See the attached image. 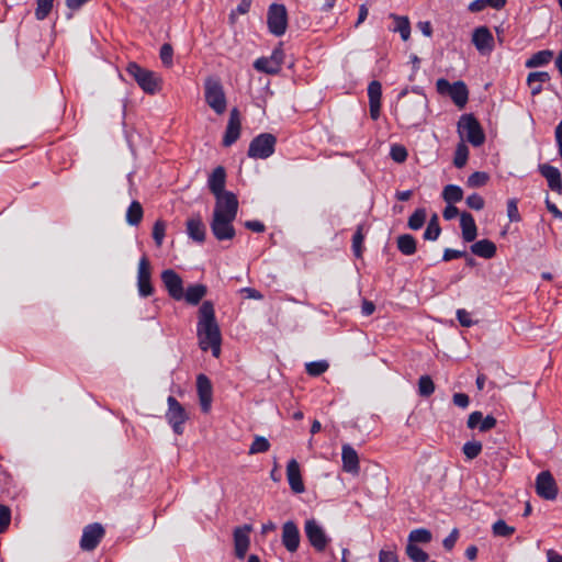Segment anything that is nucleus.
Listing matches in <instances>:
<instances>
[{"label": "nucleus", "mask_w": 562, "mask_h": 562, "mask_svg": "<svg viewBox=\"0 0 562 562\" xmlns=\"http://www.w3.org/2000/svg\"><path fill=\"white\" fill-rule=\"evenodd\" d=\"M458 537H459L458 529H453L450 532V535L443 539L442 544H443L445 549L451 550L454 547V544H456V542L458 540Z\"/></svg>", "instance_id": "61"}, {"label": "nucleus", "mask_w": 562, "mask_h": 562, "mask_svg": "<svg viewBox=\"0 0 562 562\" xmlns=\"http://www.w3.org/2000/svg\"><path fill=\"white\" fill-rule=\"evenodd\" d=\"M538 170L548 182V187L558 194L562 193V176L560 170L549 164H540Z\"/></svg>", "instance_id": "21"}, {"label": "nucleus", "mask_w": 562, "mask_h": 562, "mask_svg": "<svg viewBox=\"0 0 562 562\" xmlns=\"http://www.w3.org/2000/svg\"><path fill=\"white\" fill-rule=\"evenodd\" d=\"M435 392V383L429 375H422L418 380V393L423 397H428Z\"/></svg>", "instance_id": "38"}, {"label": "nucleus", "mask_w": 562, "mask_h": 562, "mask_svg": "<svg viewBox=\"0 0 562 562\" xmlns=\"http://www.w3.org/2000/svg\"><path fill=\"white\" fill-rule=\"evenodd\" d=\"M126 71L145 93L155 94L160 90L161 79L156 72L143 68L136 63H130Z\"/></svg>", "instance_id": "4"}, {"label": "nucleus", "mask_w": 562, "mask_h": 562, "mask_svg": "<svg viewBox=\"0 0 562 562\" xmlns=\"http://www.w3.org/2000/svg\"><path fill=\"white\" fill-rule=\"evenodd\" d=\"M452 401L456 406L461 408H467L470 404V398L465 393H454Z\"/></svg>", "instance_id": "58"}, {"label": "nucleus", "mask_w": 562, "mask_h": 562, "mask_svg": "<svg viewBox=\"0 0 562 562\" xmlns=\"http://www.w3.org/2000/svg\"><path fill=\"white\" fill-rule=\"evenodd\" d=\"M482 418H483V414L479 411L476 412H473L469 415V418H468V427L470 429H474V428H479L481 422H482Z\"/></svg>", "instance_id": "59"}, {"label": "nucleus", "mask_w": 562, "mask_h": 562, "mask_svg": "<svg viewBox=\"0 0 562 562\" xmlns=\"http://www.w3.org/2000/svg\"><path fill=\"white\" fill-rule=\"evenodd\" d=\"M196 336L199 346L203 351L210 349L215 358L220 357L222 335L215 317L214 305L211 301H204L199 308Z\"/></svg>", "instance_id": "1"}, {"label": "nucleus", "mask_w": 562, "mask_h": 562, "mask_svg": "<svg viewBox=\"0 0 562 562\" xmlns=\"http://www.w3.org/2000/svg\"><path fill=\"white\" fill-rule=\"evenodd\" d=\"M550 80V75L547 71L530 72L527 77V83L531 89V94L537 95L542 91V83Z\"/></svg>", "instance_id": "28"}, {"label": "nucleus", "mask_w": 562, "mask_h": 562, "mask_svg": "<svg viewBox=\"0 0 562 562\" xmlns=\"http://www.w3.org/2000/svg\"><path fill=\"white\" fill-rule=\"evenodd\" d=\"M282 544L289 552H295L300 547L301 536L296 524L288 520L282 526Z\"/></svg>", "instance_id": "19"}, {"label": "nucleus", "mask_w": 562, "mask_h": 562, "mask_svg": "<svg viewBox=\"0 0 562 562\" xmlns=\"http://www.w3.org/2000/svg\"><path fill=\"white\" fill-rule=\"evenodd\" d=\"M431 540V532L425 528L414 529L409 532L408 543H427Z\"/></svg>", "instance_id": "41"}, {"label": "nucleus", "mask_w": 562, "mask_h": 562, "mask_svg": "<svg viewBox=\"0 0 562 562\" xmlns=\"http://www.w3.org/2000/svg\"><path fill=\"white\" fill-rule=\"evenodd\" d=\"M104 536V528L99 522H93L83 528L80 539V548L83 551L94 550Z\"/></svg>", "instance_id": "15"}, {"label": "nucleus", "mask_w": 562, "mask_h": 562, "mask_svg": "<svg viewBox=\"0 0 562 562\" xmlns=\"http://www.w3.org/2000/svg\"><path fill=\"white\" fill-rule=\"evenodd\" d=\"M143 207L138 201H133L126 211V222L131 226H137L143 218Z\"/></svg>", "instance_id": "32"}, {"label": "nucleus", "mask_w": 562, "mask_h": 562, "mask_svg": "<svg viewBox=\"0 0 562 562\" xmlns=\"http://www.w3.org/2000/svg\"><path fill=\"white\" fill-rule=\"evenodd\" d=\"M495 425H496V419L493 416L487 415L486 417L482 418V422L479 426V430L482 432H485V431H488L490 429L494 428Z\"/></svg>", "instance_id": "60"}, {"label": "nucleus", "mask_w": 562, "mask_h": 562, "mask_svg": "<svg viewBox=\"0 0 562 562\" xmlns=\"http://www.w3.org/2000/svg\"><path fill=\"white\" fill-rule=\"evenodd\" d=\"M342 469L347 473L358 474L359 457L357 451L350 445H344L341 449Z\"/></svg>", "instance_id": "24"}, {"label": "nucleus", "mask_w": 562, "mask_h": 562, "mask_svg": "<svg viewBox=\"0 0 562 562\" xmlns=\"http://www.w3.org/2000/svg\"><path fill=\"white\" fill-rule=\"evenodd\" d=\"M206 286L203 284H193L188 286L187 291H183V299L188 304L196 305L206 294Z\"/></svg>", "instance_id": "29"}, {"label": "nucleus", "mask_w": 562, "mask_h": 562, "mask_svg": "<svg viewBox=\"0 0 562 562\" xmlns=\"http://www.w3.org/2000/svg\"><path fill=\"white\" fill-rule=\"evenodd\" d=\"M54 5V0H36L35 18L43 21L48 16Z\"/></svg>", "instance_id": "39"}, {"label": "nucleus", "mask_w": 562, "mask_h": 562, "mask_svg": "<svg viewBox=\"0 0 562 562\" xmlns=\"http://www.w3.org/2000/svg\"><path fill=\"white\" fill-rule=\"evenodd\" d=\"M363 239L362 226L359 225L352 236V250L357 258L361 257Z\"/></svg>", "instance_id": "48"}, {"label": "nucleus", "mask_w": 562, "mask_h": 562, "mask_svg": "<svg viewBox=\"0 0 562 562\" xmlns=\"http://www.w3.org/2000/svg\"><path fill=\"white\" fill-rule=\"evenodd\" d=\"M204 98L207 105L218 115L225 113L227 100L218 79L207 78L204 82Z\"/></svg>", "instance_id": "5"}, {"label": "nucleus", "mask_w": 562, "mask_h": 562, "mask_svg": "<svg viewBox=\"0 0 562 562\" xmlns=\"http://www.w3.org/2000/svg\"><path fill=\"white\" fill-rule=\"evenodd\" d=\"M441 228L438 224V216L435 214L429 221L426 231L424 232V238L426 240H437L440 235Z\"/></svg>", "instance_id": "40"}, {"label": "nucleus", "mask_w": 562, "mask_h": 562, "mask_svg": "<svg viewBox=\"0 0 562 562\" xmlns=\"http://www.w3.org/2000/svg\"><path fill=\"white\" fill-rule=\"evenodd\" d=\"M267 24L274 36H282L288 27V12L283 4L272 3L268 9Z\"/></svg>", "instance_id": "9"}, {"label": "nucleus", "mask_w": 562, "mask_h": 562, "mask_svg": "<svg viewBox=\"0 0 562 562\" xmlns=\"http://www.w3.org/2000/svg\"><path fill=\"white\" fill-rule=\"evenodd\" d=\"M494 536L497 537H510L515 532V528L508 526L505 520L499 519L492 526Z\"/></svg>", "instance_id": "44"}, {"label": "nucleus", "mask_w": 562, "mask_h": 562, "mask_svg": "<svg viewBox=\"0 0 562 562\" xmlns=\"http://www.w3.org/2000/svg\"><path fill=\"white\" fill-rule=\"evenodd\" d=\"M251 2L252 0H240V2L238 3V5L236 7L235 10H233L229 14V20L232 23L235 22V19H236V14H246L249 12L250 10V7H251Z\"/></svg>", "instance_id": "55"}, {"label": "nucleus", "mask_w": 562, "mask_h": 562, "mask_svg": "<svg viewBox=\"0 0 562 562\" xmlns=\"http://www.w3.org/2000/svg\"><path fill=\"white\" fill-rule=\"evenodd\" d=\"M328 368L329 364L326 360L312 361L305 364V370L311 376H318L326 372Z\"/></svg>", "instance_id": "37"}, {"label": "nucleus", "mask_w": 562, "mask_h": 562, "mask_svg": "<svg viewBox=\"0 0 562 562\" xmlns=\"http://www.w3.org/2000/svg\"><path fill=\"white\" fill-rule=\"evenodd\" d=\"M161 281L172 299L177 301L183 299V282L176 271L172 269L164 270L161 272Z\"/></svg>", "instance_id": "17"}, {"label": "nucleus", "mask_w": 562, "mask_h": 562, "mask_svg": "<svg viewBox=\"0 0 562 562\" xmlns=\"http://www.w3.org/2000/svg\"><path fill=\"white\" fill-rule=\"evenodd\" d=\"M458 133L470 144L477 147L485 140L484 132L479 121L472 114H463L458 122Z\"/></svg>", "instance_id": "6"}, {"label": "nucleus", "mask_w": 562, "mask_h": 562, "mask_svg": "<svg viewBox=\"0 0 562 562\" xmlns=\"http://www.w3.org/2000/svg\"><path fill=\"white\" fill-rule=\"evenodd\" d=\"M151 271L150 263L146 256H143L138 262L137 269V289L142 297H147L153 294L154 288L150 282Z\"/></svg>", "instance_id": "14"}, {"label": "nucleus", "mask_w": 562, "mask_h": 562, "mask_svg": "<svg viewBox=\"0 0 562 562\" xmlns=\"http://www.w3.org/2000/svg\"><path fill=\"white\" fill-rule=\"evenodd\" d=\"M167 403L168 411L166 413V418L172 427V430L177 435H181L183 432V424L188 419V414L184 407L173 396H169Z\"/></svg>", "instance_id": "11"}, {"label": "nucleus", "mask_w": 562, "mask_h": 562, "mask_svg": "<svg viewBox=\"0 0 562 562\" xmlns=\"http://www.w3.org/2000/svg\"><path fill=\"white\" fill-rule=\"evenodd\" d=\"M555 142L559 149V155L562 158V121L555 127Z\"/></svg>", "instance_id": "64"}, {"label": "nucleus", "mask_w": 562, "mask_h": 562, "mask_svg": "<svg viewBox=\"0 0 562 562\" xmlns=\"http://www.w3.org/2000/svg\"><path fill=\"white\" fill-rule=\"evenodd\" d=\"M442 198L447 203H456L462 200L463 191L459 186L448 184L443 189Z\"/></svg>", "instance_id": "35"}, {"label": "nucleus", "mask_w": 562, "mask_h": 562, "mask_svg": "<svg viewBox=\"0 0 562 562\" xmlns=\"http://www.w3.org/2000/svg\"><path fill=\"white\" fill-rule=\"evenodd\" d=\"M238 200L236 195H228L215 202L212 220L210 223L211 232L220 240H231L235 236L233 222L237 216Z\"/></svg>", "instance_id": "2"}, {"label": "nucleus", "mask_w": 562, "mask_h": 562, "mask_svg": "<svg viewBox=\"0 0 562 562\" xmlns=\"http://www.w3.org/2000/svg\"><path fill=\"white\" fill-rule=\"evenodd\" d=\"M536 492L544 499L553 501L558 496V486L549 471L540 472L536 477Z\"/></svg>", "instance_id": "13"}, {"label": "nucleus", "mask_w": 562, "mask_h": 562, "mask_svg": "<svg viewBox=\"0 0 562 562\" xmlns=\"http://www.w3.org/2000/svg\"><path fill=\"white\" fill-rule=\"evenodd\" d=\"M286 479L291 490L301 494L305 491L304 483L300 471L299 462L295 459H291L286 465Z\"/></svg>", "instance_id": "23"}, {"label": "nucleus", "mask_w": 562, "mask_h": 562, "mask_svg": "<svg viewBox=\"0 0 562 562\" xmlns=\"http://www.w3.org/2000/svg\"><path fill=\"white\" fill-rule=\"evenodd\" d=\"M304 531L311 546L318 552L324 551L330 541L324 528L315 519L305 521Z\"/></svg>", "instance_id": "10"}, {"label": "nucleus", "mask_w": 562, "mask_h": 562, "mask_svg": "<svg viewBox=\"0 0 562 562\" xmlns=\"http://www.w3.org/2000/svg\"><path fill=\"white\" fill-rule=\"evenodd\" d=\"M270 59L272 61L276 63V65L278 66V68L281 70V66L283 64V60H284V52L282 48H276L273 49V52L271 53V55L269 56Z\"/></svg>", "instance_id": "63"}, {"label": "nucleus", "mask_w": 562, "mask_h": 562, "mask_svg": "<svg viewBox=\"0 0 562 562\" xmlns=\"http://www.w3.org/2000/svg\"><path fill=\"white\" fill-rule=\"evenodd\" d=\"M159 56L165 66H167V67L172 66L173 49L170 44L165 43L160 47Z\"/></svg>", "instance_id": "52"}, {"label": "nucleus", "mask_w": 562, "mask_h": 562, "mask_svg": "<svg viewBox=\"0 0 562 562\" xmlns=\"http://www.w3.org/2000/svg\"><path fill=\"white\" fill-rule=\"evenodd\" d=\"M226 173L223 167H216L213 172L209 177V188L211 192L215 195L216 201L227 198L228 195H235L229 191H224L225 188Z\"/></svg>", "instance_id": "18"}, {"label": "nucleus", "mask_w": 562, "mask_h": 562, "mask_svg": "<svg viewBox=\"0 0 562 562\" xmlns=\"http://www.w3.org/2000/svg\"><path fill=\"white\" fill-rule=\"evenodd\" d=\"M460 226L462 231V238L467 243L473 241L477 236V227L472 214L463 212L460 214Z\"/></svg>", "instance_id": "25"}, {"label": "nucleus", "mask_w": 562, "mask_h": 562, "mask_svg": "<svg viewBox=\"0 0 562 562\" xmlns=\"http://www.w3.org/2000/svg\"><path fill=\"white\" fill-rule=\"evenodd\" d=\"M553 57V52L550 49H543L535 53L527 61V68H536L541 67L551 61Z\"/></svg>", "instance_id": "30"}, {"label": "nucleus", "mask_w": 562, "mask_h": 562, "mask_svg": "<svg viewBox=\"0 0 562 562\" xmlns=\"http://www.w3.org/2000/svg\"><path fill=\"white\" fill-rule=\"evenodd\" d=\"M487 180H488V177L485 172L476 171V172H473L468 178V186L472 187V188L482 187L486 183Z\"/></svg>", "instance_id": "53"}, {"label": "nucleus", "mask_w": 562, "mask_h": 562, "mask_svg": "<svg viewBox=\"0 0 562 562\" xmlns=\"http://www.w3.org/2000/svg\"><path fill=\"white\" fill-rule=\"evenodd\" d=\"M382 86L379 81L373 80L368 86L369 102H381Z\"/></svg>", "instance_id": "49"}, {"label": "nucleus", "mask_w": 562, "mask_h": 562, "mask_svg": "<svg viewBox=\"0 0 562 562\" xmlns=\"http://www.w3.org/2000/svg\"><path fill=\"white\" fill-rule=\"evenodd\" d=\"M166 235V223L162 220H157L153 226V238L157 247L164 243Z\"/></svg>", "instance_id": "47"}, {"label": "nucleus", "mask_w": 562, "mask_h": 562, "mask_svg": "<svg viewBox=\"0 0 562 562\" xmlns=\"http://www.w3.org/2000/svg\"><path fill=\"white\" fill-rule=\"evenodd\" d=\"M462 451L468 459H475L482 451V443L476 440L467 441L463 445Z\"/></svg>", "instance_id": "46"}, {"label": "nucleus", "mask_w": 562, "mask_h": 562, "mask_svg": "<svg viewBox=\"0 0 562 562\" xmlns=\"http://www.w3.org/2000/svg\"><path fill=\"white\" fill-rule=\"evenodd\" d=\"M407 150L402 145H393L391 147L390 156L396 162H404L407 158Z\"/></svg>", "instance_id": "54"}, {"label": "nucleus", "mask_w": 562, "mask_h": 562, "mask_svg": "<svg viewBox=\"0 0 562 562\" xmlns=\"http://www.w3.org/2000/svg\"><path fill=\"white\" fill-rule=\"evenodd\" d=\"M406 554L414 562H427L428 554L414 543L406 546Z\"/></svg>", "instance_id": "42"}, {"label": "nucleus", "mask_w": 562, "mask_h": 562, "mask_svg": "<svg viewBox=\"0 0 562 562\" xmlns=\"http://www.w3.org/2000/svg\"><path fill=\"white\" fill-rule=\"evenodd\" d=\"M471 251L485 259H491L496 255V246L488 239H481L472 244Z\"/></svg>", "instance_id": "27"}, {"label": "nucleus", "mask_w": 562, "mask_h": 562, "mask_svg": "<svg viewBox=\"0 0 562 562\" xmlns=\"http://www.w3.org/2000/svg\"><path fill=\"white\" fill-rule=\"evenodd\" d=\"M187 233L190 238L198 243H203L205 240V226L199 216L188 220Z\"/></svg>", "instance_id": "26"}, {"label": "nucleus", "mask_w": 562, "mask_h": 562, "mask_svg": "<svg viewBox=\"0 0 562 562\" xmlns=\"http://www.w3.org/2000/svg\"><path fill=\"white\" fill-rule=\"evenodd\" d=\"M427 217L425 209H417L408 218V227L413 231H417L423 227Z\"/></svg>", "instance_id": "36"}, {"label": "nucleus", "mask_w": 562, "mask_h": 562, "mask_svg": "<svg viewBox=\"0 0 562 562\" xmlns=\"http://www.w3.org/2000/svg\"><path fill=\"white\" fill-rule=\"evenodd\" d=\"M270 449V442L267 438L256 436L249 448V454L267 452Z\"/></svg>", "instance_id": "45"}, {"label": "nucleus", "mask_w": 562, "mask_h": 562, "mask_svg": "<svg viewBox=\"0 0 562 562\" xmlns=\"http://www.w3.org/2000/svg\"><path fill=\"white\" fill-rule=\"evenodd\" d=\"M465 202L470 209L475 210V211H481L485 204L484 199L477 193H473V194L469 195L467 198Z\"/></svg>", "instance_id": "56"}, {"label": "nucleus", "mask_w": 562, "mask_h": 562, "mask_svg": "<svg viewBox=\"0 0 562 562\" xmlns=\"http://www.w3.org/2000/svg\"><path fill=\"white\" fill-rule=\"evenodd\" d=\"M11 522V510L8 506L0 504V533L4 532Z\"/></svg>", "instance_id": "51"}, {"label": "nucleus", "mask_w": 562, "mask_h": 562, "mask_svg": "<svg viewBox=\"0 0 562 562\" xmlns=\"http://www.w3.org/2000/svg\"><path fill=\"white\" fill-rule=\"evenodd\" d=\"M469 148L464 143L458 144L454 153L453 164L457 168H462L468 160Z\"/></svg>", "instance_id": "43"}, {"label": "nucleus", "mask_w": 562, "mask_h": 562, "mask_svg": "<svg viewBox=\"0 0 562 562\" xmlns=\"http://www.w3.org/2000/svg\"><path fill=\"white\" fill-rule=\"evenodd\" d=\"M428 99L426 95L413 97L405 100L397 110V119L406 127L422 125L427 119Z\"/></svg>", "instance_id": "3"}, {"label": "nucleus", "mask_w": 562, "mask_h": 562, "mask_svg": "<svg viewBox=\"0 0 562 562\" xmlns=\"http://www.w3.org/2000/svg\"><path fill=\"white\" fill-rule=\"evenodd\" d=\"M436 88L438 93L449 95L459 109L464 108L469 100L468 87L461 80L450 83L447 79L440 78L436 82Z\"/></svg>", "instance_id": "7"}, {"label": "nucleus", "mask_w": 562, "mask_h": 562, "mask_svg": "<svg viewBox=\"0 0 562 562\" xmlns=\"http://www.w3.org/2000/svg\"><path fill=\"white\" fill-rule=\"evenodd\" d=\"M277 138L270 133L256 136L249 144L248 156L255 159H267L274 153Z\"/></svg>", "instance_id": "8"}, {"label": "nucleus", "mask_w": 562, "mask_h": 562, "mask_svg": "<svg viewBox=\"0 0 562 562\" xmlns=\"http://www.w3.org/2000/svg\"><path fill=\"white\" fill-rule=\"evenodd\" d=\"M252 526L245 524L238 526L233 531L234 551L238 560H244L250 546V532Z\"/></svg>", "instance_id": "12"}, {"label": "nucleus", "mask_w": 562, "mask_h": 562, "mask_svg": "<svg viewBox=\"0 0 562 562\" xmlns=\"http://www.w3.org/2000/svg\"><path fill=\"white\" fill-rule=\"evenodd\" d=\"M240 136V116L236 108L231 111L229 120L223 137L225 147L232 146Z\"/></svg>", "instance_id": "20"}, {"label": "nucleus", "mask_w": 562, "mask_h": 562, "mask_svg": "<svg viewBox=\"0 0 562 562\" xmlns=\"http://www.w3.org/2000/svg\"><path fill=\"white\" fill-rule=\"evenodd\" d=\"M391 18L396 22L394 31L398 32L402 40L406 42L411 36V24L408 18L396 14H391Z\"/></svg>", "instance_id": "34"}, {"label": "nucleus", "mask_w": 562, "mask_h": 562, "mask_svg": "<svg viewBox=\"0 0 562 562\" xmlns=\"http://www.w3.org/2000/svg\"><path fill=\"white\" fill-rule=\"evenodd\" d=\"M507 216L510 222H519L521 216L518 211V200L513 198L507 201Z\"/></svg>", "instance_id": "50"}, {"label": "nucleus", "mask_w": 562, "mask_h": 562, "mask_svg": "<svg viewBox=\"0 0 562 562\" xmlns=\"http://www.w3.org/2000/svg\"><path fill=\"white\" fill-rule=\"evenodd\" d=\"M379 562H398V559L395 552L381 550L379 552Z\"/></svg>", "instance_id": "62"}, {"label": "nucleus", "mask_w": 562, "mask_h": 562, "mask_svg": "<svg viewBox=\"0 0 562 562\" xmlns=\"http://www.w3.org/2000/svg\"><path fill=\"white\" fill-rule=\"evenodd\" d=\"M472 43L481 55H490L494 49V37L486 26H479L473 31Z\"/></svg>", "instance_id": "16"}, {"label": "nucleus", "mask_w": 562, "mask_h": 562, "mask_svg": "<svg viewBox=\"0 0 562 562\" xmlns=\"http://www.w3.org/2000/svg\"><path fill=\"white\" fill-rule=\"evenodd\" d=\"M254 68L260 72L276 75L280 71L274 61L270 57H260L255 60Z\"/></svg>", "instance_id": "33"}, {"label": "nucleus", "mask_w": 562, "mask_h": 562, "mask_svg": "<svg viewBox=\"0 0 562 562\" xmlns=\"http://www.w3.org/2000/svg\"><path fill=\"white\" fill-rule=\"evenodd\" d=\"M397 248L405 255L411 256L416 252V240L409 234H403L397 237Z\"/></svg>", "instance_id": "31"}, {"label": "nucleus", "mask_w": 562, "mask_h": 562, "mask_svg": "<svg viewBox=\"0 0 562 562\" xmlns=\"http://www.w3.org/2000/svg\"><path fill=\"white\" fill-rule=\"evenodd\" d=\"M196 389L201 408L204 413H207L212 403V384L210 379L204 374H199L196 378Z\"/></svg>", "instance_id": "22"}, {"label": "nucleus", "mask_w": 562, "mask_h": 562, "mask_svg": "<svg viewBox=\"0 0 562 562\" xmlns=\"http://www.w3.org/2000/svg\"><path fill=\"white\" fill-rule=\"evenodd\" d=\"M457 318L463 327H471L473 325L470 313L463 308L457 311Z\"/></svg>", "instance_id": "57"}]
</instances>
